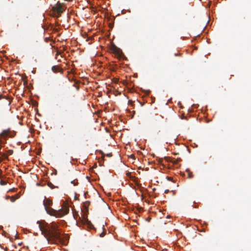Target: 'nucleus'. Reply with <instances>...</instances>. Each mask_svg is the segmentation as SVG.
Segmentation results:
<instances>
[{"label": "nucleus", "instance_id": "obj_9", "mask_svg": "<svg viewBox=\"0 0 251 251\" xmlns=\"http://www.w3.org/2000/svg\"><path fill=\"white\" fill-rule=\"evenodd\" d=\"M48 186L51 189H53L55 187L53 185V184L51 183V182H49L48 183Z\"/></svg>", "mask_w": 251, "mask_h": 251}, {"label": "nucleus", "instance_id": "obj_12", "mask_svg": "<svg viewBox=\"0 0 251 251\" xmlns=\"http://www.w3.org/2000/svg\"><path fill=\"white\" fill-rule=\"evenodd\" d=\"M17 199H18V197H17V198H15V197H13H13H11L10 198V201H11V202H14V201H15V200H16Z\"/></svg>", "mask_w": 251, "mask_h": 251}, {"label": "nucleus", "instance_id": "obj_11", "mask_svg": "<svg viewBox=\"0 0 251 251\" xmlns=\"http://www.w3.org/2000/svg\"><path fill=\"white\" fill-rule=\"evenodd\" d=\"M71 183H72L74 186H76L78 184V182L77 180H74L71 181Z\"/></svg>", "mask_w": 251, "mask_h": 251}, {"label": "nucleus", "instance_id": "obj_8", "mask_svg": "<svg viewBox=\"0 0 251 251\" xmlns=\"http://www.w3.org/2000/svg\"><path fill=\"white\" fill-rule=\"evenodd\" d=\"M163 118V117L161 115H156L154 120L156 123H159L162 120Z\"/></svg>", "mask_w": 251, "mask_h": 251}, {"label": "nucleus", "instance_id": "obj_19", "mask_svg": "<svg viewBox=\"0 0 251 251\" xmlns=\"http://www.w3.org/2000/svg\"><path fill=\"white\" fill-rule=\"evenodd\" d=\"M106 156L108 157H111L112 156V154L111 153H109L106 154Z\"/></svg>", "mask_w": 251, "mask_h": 251}, {"label": "nucleus", "instance_id": "obj_21", "mask_svg": "<svg viewBox=\"0 0 251 251\" xmlns=\"http://www.w3.org/2000/svg\"><path fill=\"white\" fill-rule=\"evenodd\" d=\"M131 157H132L133 158H134V155H131Z\"/></svg>", "mask_w": 251, "mask_h": 251}, {"label": "nucleus", "instance_id": "obj_2", "mask_svg": "<svg viewBox=\"0 0 251 251\" xmlns=\"http://www.w3.org/2000/svg\"><path fill=\"white\" fill-rule=\"evenodd\" d=\"M66 8V7L65 4L60 1H58L51 7V10L53 11V13L57 14L58 15H61Z\"/></svg>", "mask_w": 251, "mask_h": 251}, {"label": "nucleus", "instance_id": "obj_13", "mask_svg": "<svg viewBox=\"0 0 251 251\" xmlns=\"http://www.w3.org/2000/svg\"><path fill=\"white\" fill-rule=\"evenodd\" d=\"M112 81L113 82H114L115 83H117L119 81V79L118 78H114L113 79H112Z\"/></svg>", "mask_w": 251, "mask_h": 251}, {"label": "nucleus", "instance_id": "obj_1", "mask_svg": "<svg viewBox=\"0 0 251 251\" xmlns=\"http://www.w3.org/2000/svg\"><path fill=\"white\" fill-rule=\"evenodd\" d=\"M39 227L42 231V233L48 240L49 238L56 239L59 241H61V233L59 231L58 226L56 224L52 223L49 226L44 221L38 222Z\"/></svg>", "mask_w": 251, "mask_h": 251}, {"label": "nucleus", "instance_id": "obj_17", "mask_svg": "<svg viewBox=\"0 0 251 251\" xmlns=\"http://www.w3.org/2000/svg\"><path fill=\"white\" fill-rule=\"evenodd\" d=\"M105 234V232H104V231H103V232H102L100 234V237H104V236Z\"/></svg>", "mask_w": 251, "mask_h": 251}, {"label": "nucleus", "instance_id": "obj_18", "mask_svg": "<svg viewBox=\"0 0 251 251\" xmlns=\"http://www.w3.org/2000/svg\"><path fill=\"white\" fill-rule=\"evenodd\" d=\"M64 238L66 239V240H68L69 238L68 235L67 234H64Z\"/></svg>", "mask_w": 251, "mask_h": 251}, {"label": "nucleus", "instance_id": "obj_7", "mask_svg": "<svg viewBox=\"0 0 251 251\" xmlns=\"http://www.w3.org/2000/svg\"><path fill=\"white\" fill-rule=\"evenodd\" d=\"M51 70L53 72L55 73H57L58 72H60L61 73H63L62 69H61L58 66H53L51 68Z\"/></svg>", "mask_w": 251, "mask_h": 251}, {"label": "nucleus", "instance_id": "obj_4", "mask_svg": "<svg viewBox=\"0 0 251 251\" xmlns=\"http://www.w3.org/2000/svg\"><path fill=\"white\" fill-rule=\"evenodd\" d=\"M58 211H59L58 217H62L69 213V207L67 204H64L62 208Z\"/></svg>", "mask_w": 251, "mask_h": 251}, {"label": "nucleus", "instance_id": "obj_14", "mask_svg": "<svg viewBox=\"0 0 251 251\" xmlns=\"http://www.w3.org/2000/svg\"><path fill=\"white\" fill-rule=\"evenodd\" d=\"M180 160V159H179H179H178V158H177V159H175V160L174 161H173V163H174V164H177V163L178 162V161H179V160Z\"/></svg>", "mask_w": 251, "mask_h": 251}, {"label": "nucleus", "instance_id": "obj_15", "mask_svg": "<svg viewBox=\"0 0 251 251\" xmlns=\"http://www.w3.org/2000/svg\"><path fill=\"white\" fill-rule=\"evenodd\" d=\"M73 86L75 87L77 90H78L79 89V86L78 85H77L76 84H74L73 85Z\"/></svg>", "mask_w": 251, "mask_h": 251}, {"label": "nucleus", "instance_id": "obj_20", "mask_svg": "<svg viewBox=\"0 0 251 251\" xmlns=\"http://www.w3.org/2000/svg\"><path fill=\"white\" fill-rule=\"evenodd\" d=\"M168 192H169V190H166L165 191V193H166V194L168 193Z\"/></svg>", "mask_w": 251, "mask_h": 251}, {"label": "nucleus", "instance_id": "obj_6", "mask_svg": "<svg viewBox=\"0 0 251 251\" xmlns=\"http://www.w3.org/2000/svg\"><path fill=\"white\" fill-rule=\"evenodd\" d=\"M52 204V201L50 199L45 198L43 201V204L45 207V209H47V208L49 207V206L51 205Z\"/></svg>", "mask_w": 251, "mask_h": 251}, {"label": "nucleus", "instance_id": "obj_5", "mask_svg": "<svg viewBox=\"0 0 251 251\" xmlns=\"http://www.w3.org/2000/svg\"><path fill=\"white\" fill-rule=\"evenodd\" d=\"M45 210L48 214L51 216H54L56 217H59L58 215H59V211L58 210H55L53 208H50L49 207L47 208V209H45Z\"/></svg>", "mask_w": 251, "mask_h": 251}, {"label": "nucleus", "instance_id": "obj_16", "mask_svg": "<svg viewBox=\"0 0 251 251\" xmlns=\"http://www.w3.org/2000/svg\"><path fill=\"white\" fill-rule=\"evenodd\" d=\"M0 183L2 185H5L6 184V182H5L4 181H2V180H0Z\"/></svg>", "mask_w": 251, "mask_h": 251}, {"label": "nucleus", "instance_id": "obj_3", "mask_svg": "<svg viewBox=\"0 0 251 251\" xmlns=\"http://www.w3.org/2000/svg\"><path fill=\"white\" fill-rule=\"evenodd\" d=\"M16 135V132L14 130H11L10 128L3 130L0 134V136L3 138L7 137L12 138Z\"/></svg>", "mask_w": 251, "mask_h": 251}, {"label": "nucleus", "instance_id": "obj_10", "mask_svg": "<svg viewBox=\"0 0 251 251\" xmlns=\"http://www.w3.org/2000/svg\"><path fill=\"white\" fill-rule=\"evenodd\" d=\"M186 171L188 173V176L189 178H192L193 177V175L192 172H190L188 170H186Z\"/></svg>", "mask_w": 251, "mask_h": 251}]
</instances>
